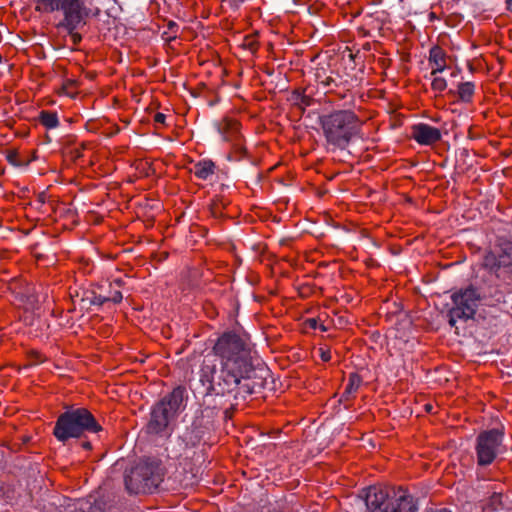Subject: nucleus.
<instances>
[{
  "label": "nucleus",
  "mask_w": 512,
  "mask_h": 512,
  "mask_svg": "<svg viewBox=\"0 0 512 512\" xmlns=\"http://www.w3.org/2000/svg\"><path fill=\"white\" fill-rule=\"evenodd\" d=\"M34 10L41 14H51L61 11L65 16L66 24L75 27L85 15V0H32Z\"/></svg>",
  "instance_id": "obj_8"
},
{
  "label": "nucleus",
  "mask_w": 512,
  "mask_h": 512,
  "mask_svg": "<svg viewBox=\"0 0 512 512\" xmlns=\"http://www.w3.org/2000/svg\"><path fill=\"white\" fill-rule=\"evenodd\" d=\"M226 126L232 130L233 138H230L228 134L224 133L225 140L234 141L231 152L229 154V158L234 161H240L246 155V148L242 143L240 135L238 134L239 123L237 121L229 120L226 121Z\"/></svg>",
  "instance_id": "obj_12"
},
{
  "label": "nucleus",
  "mask_w": 512,
  "mask_h": 512,
  "mask_svg": "<svg viewBox=\"0 0 512 512\" xmlns=\"http://www.w3.org/2000/svg\"><path fill=\"white\" fill-rule=\"evenodd\" d=\"M362 120L352 110H336L320 118V125L328 145L345 149L359 134Z\"/></svg>",
  "instance_id": "obj_2"
},
{
  "label": "nucleus",
  "mask_w": 512,
  "mask_h": 512,
  "mask_svg": "<svg viewBox=\"0 0 512 512\" xmlns=\"http://www.w3.org/2000/svg\"><path fill=\"white\" fill-rule=\"evenodd\" d=\"M38 120L46 129H55L60 124L57 113L48 110H42L39 113Z\"/></svg>",
  "instance_id": "obj_19"
},
{
  "label": "nucleus",
  "mask_w": 512,
  "mask_h": 512,
  "mask_svg": "<svg viewBox=\"0 0 512 512\" xmlns=\"http://www.w3.org/2000/svg\"><path fill=\"white\" fill-rule=\"evenodd\" d=\"M507 5L508 9L512 12V0H508Z\"/></svg>",
  "instance_id": "obj_31"
},
{
  "label": "nucleus",
  "mask_w": 512,
  "mask_h": 512,
  "mask_svg": "<svg viewBox=\"0 0 512 512\" xmlns=\"http://www.w3.org/2000/svg\"><path fill=\"white\" fill-rule=\"evenodd\" d=\"M216 170V164L210 159H202L194 163L190 169L196 178L203 181L210 180L216 174Z\"/></svg>",
  "instance_id": "obj_15"
},
{
  "label": "nucleus",
  "mask_w": 512,
  "mask_h": 512,
  "mask_svg": "<svg viewBox=\"0 0 512 512\" xmlns=\"http://www.w3.org/2000/svg\"><path fill=\"white\" fill-rule=\"evenodd\" d=\"M297 99H299L300 103L304 106H310L312 104V98L310 96L298 93Z\"/></svg>",
  "instance_id": "obj_27"
},
{
  "label": "nucleus",
  "mask_w": 512,
  "mask_h": 512,
  "mask_svg": "<svg viewBox=\"0 0 512 512\" xmlns=\"http://www.w3.org/2000/svg\"><path fill=\"white\" fill-rule=\"evenodd\" d=\"M253 371L247 339L235 332H225L204 356L199 376L210 393L245 400L253 393L249 383Z\"/></svg>",
  "instance_id": "obj_1"
},
{
  "label": "nucleus",
  "mask_w": 512,
  "mask_h": 512,
  "mask_svg": "<svg viewBox=\"0 0 512 512\" xmlns=\"http://www.w3.org/2000/svg\"><path fill=\"white\" fill-rule=\"evenodd\" d=\"M308 323H309V326L313 329H316L318 326H317V320L312 318V319H309L308 320Z\"/></svg>",
  "instance_id": "obj_29"
},
{
  "label": "nucleus",
  "mask_w": 512,
  "mask_h": 512,
  "mask_svg": "<svg viewBox=\"0 0 512 512\" xmlns=\"http://www.w3.org/2000/svg\"><path fill=\"white\" fill-rule=\"evenodd\" d=\"M137 466H146L147 469H145L144 473H142L143 475V478H151L152 476H154L155 474H157L158 476V485L162 482L163 480V475H164V472H163V468L161 466V463L157 460H150V459H147V460H143V461H140Z\"/></svg>",
  "instance_id": "obj_17"
},
{
  "label": "nucleus",
  "mask_w": 512,
  "mask_h": 512,
  "mask_svg": "<svg viewBox=\"0 0 512 512\" xmlns=\"http://www.w3.org/2000/svg\"><path fill=\"white\" fill-rule=\"evenodd\" d=\"M426 409L429 411L431 409V406L426 405Z\"/></svg>",
  "instance_id": "obj_33"
},
{
  "label": "nucleus",
  "mask_w": 512,
  "mask_h": 512,
  "mask_svg": "<svg viewBox=\"0 0 512 512\" xmlns=\"http://www.w3.org/2000/svg\"><path fill=\"white\" fill-rule=\"evenodd\" d=\"M186 398L185 388L178 386L160 399L151 410V417L147 425L148 432L153 434L166 432L171 423L185 409Z\"/></svg>",
  "instance_id": "obj_5"
},
{
  "label": "nucleus",
  "mask_w": 512,
  "mask_h": 512,
  "mask_svg": "<svg viewBox=\"0 0 512 512\" xmlns=\"http://www.w3.org/2000/svg\"><path fill=\"white\" fill-rule=\"evenodd\" d=\"M447 53L440 46H433L429 51L428 64L431 68V75L435 76L443 72L447 67Z\"/></svg>",
  "instance_id": "obj_13"
},
{
  "label": "nucleus",
  "mask_w": 512,
  "mask_h": 512,
  "mask_svg": "<svg viewBox=\"0 0 512 512\" xmlns=\"http://www.w3.org/2000/svg\"><path fill=\"white\" fill-rule=\"evenodd\" d=\"M84 10H85V15H83L81 21L75 27L71 28L70 26H68L66 24L65 16H63V20L61 22V26L64 27L68 31L74 44H77L81 41V39H82L81 35L77 32V30L82 28L86 24L87 18L90 15V9L85 4H84Z\"/></svg>",
  "instance_id": "obj_18"
},
{
  "label": "nucleus",
  "mask_w": 512,
  "mask_h": 512,
  "mask_svg": "<svg viewBox=\"0 0 512 512\" xmlns=\"http://www.w3.org/2000/svg\"><path fill=\"white\" fill-rule=\"evenodd\" d=\"M362 384V378L356 374L352 373L349 375L348 382L345 386V389L341 395V402H349L353 398H355L356 393L358 392L360 386Z\"/></svg>",
  "instance_id": "obj_16"
},
{
  "label": "nucleus",
  "mask_w": 512,
  "mask_h": 512,
  "mask_svg": "<svg viewBox=\"0 0 512 512\" xmlns=\"http://www.w3.org/2000/svg\"><path fill=\"white\" fill-rule=\"evenodd\" d=\"M475 92L473 82H464L458 85V96L462 102L469 103L472 101Z\"/></svg>",
  "instance_id": "obj_20"
},
{
  "label": "nucleus",
  "mask_w": 512,
  "mask_h": 512,
  "mask_svg": "<svg viewBox=\"0 0 512 512\" xmlns=\"http://www.w3.org/2000/svg\"><path fill=\"white\" fill-rule=\"evenodd\" d=\"M411 134L412 138L420 145H432L441 139L440 130L426 123L413 125Z\"/></svg>",
  "instance_id": "obj_11"
},
{
  "label": "nucleus",
  "mask_w": 512,
  "mask_h": 512,
  "mask_svg": "<svg viewBox=\"0 0 512 512\" xmlns=\"http://www.w3.org/2000/svg\"><path fill=\"white\" fill-rule=\"evenodd\" d=\"M120 286V280H116L113 283H109V291L95 294L92 302L98 305H103L107 302H112L114 304L120 303L123 299L122 293L119 290Z\"/></svg>",
  "instance_id": "obj_14"
},
{
  "label": "nucleus",
  "mask_w": 512,
  "mask_h": 512,
  "mask_svg": "<svg viewBox=\"0 0 512 512\" xmlns=\"http://www.w3.org/2000/svg\"><path fill=\"white\" fill-rule=\"evenodd\" d=\"M316 79L319 84L324 86L325 88H330L332 84L334 83V79L331 76H325L322 75L321 71H317L316 73Z\"/></svg>",
  "instance_id": "obj_23"
},
{
  "label": "nucleus",
  "mask_w": 512,
  "mask_h": 512,
  "mask_svg": "<svg viewBox=\"0 0 512 512\" xmlns=\"http://www.w3.org/2000/svg\"><path fill=\"white\" fill-rule=\"evenodd\" d=\"M166 115L163 113H156L154 116V122L157 124H165Z\"/></svg>",
  "instance_id": "obj_28"
},
{
  "label": "nucleus",
  "mask_w": 512,
  "mask_h": 512,
  "mask_svg": "<svg viewBox=\"0 0 512 512\" xmlns=\"http://www.w3.org/2000/svg\"><path fill=\"white\" fill-rule=\"evenodd\" d=\"M319 328L322 330V331H326L327 328L324 326V325H320Z\"/></svg>",
  "instance_id": "obj_32"
},
{
  "label": "nucleus",
  "mask_w": 512,
  "mask_h": 512,
  "mask_svg": "<svg viewBox=\"0 0 512 512\" xmlns=\"http://www.w3.org/2000/svg\"><path fill=\"white\" fill-rule=\"evenodd\" d=\"M7 161L14 166H22L23 162L19 159V153L17 151H9L7 154Z\"/></svg>",
  "instance_id": "obj_25"
},
{
  "label": "nucleus",
  "mask_w": 512,
  "mask_h": 512,
  "mask_svg": "<svg viewBox=\"0 0 512 512\" xmlns=\"http://www.w3.org/2000/svg\"><path fill=\"white\" fill-rule=\"evenodd\" d=\"M503 495L501 493H493L486 501L483 506V510L486 512H493L503 508L502 503Z\"/></svg>",
  "instance_id": "obj_21"
},
{
  "label": "nucleus",
  "mask_w": 512,
  "mask_h": 512,
  "mask_svg": "<svg viewBox=\"0 0 512 512\" xmlns=\"http://www.w3.org/2000/svg\"><path fill=\"white\" fill-rule=\"evenodd\" d=\"M483 267L498 279L512 277V241L499 239L483 257Z\"/></svg>",
  "instance_id": "obj_6"
},
{
  "label": "nucleus",
  "mask_w": 512,
  "mask_h": 512,
  "mask_svg": "<svg viewBox=\"0 0 512 512\" xmlns=\"http://www.w3.org/2000/svg\"><path fill=\"white\" fill-rule=\"evenodd\" d=\"M76 86L77 82L75 80L68 79L63 83L62 90L66 95L72 96Z\"/></svg>",
  "instance_id": "obj_24"
},
{
  "label": "nucleus",
  "mask_w": 512,
  "mask_h": 512,
  "mask_svg": "<svg viewBox=\"0 0 512 512\" xmlns=\"http://www.w3.org/2000/svg\"><path fill=\"white\" fill-rule=\"evenodd\" d=\"M431 87L436 92H442L447 88V81L443 77L437 76L436 74L433 76Z\"/></svg>",
  "instance_id": "obj_22"
},
{
  "label": "nucleus",
  "mask_w": 512,
  "mask_h": 512,
  "mask_svg": "<svg viewBox=\"0 0 512 512\" xmlns=\"http://www.w3.org/2000/svg\"><path fill=\"white\" fill-rule=\"evenodd\" d=\"M82 447H83L84 449L89 450V449H91V443H90V442H83V443H82Z\"/></svg>",
  "instance_id": "obj_30"
},
{
  "label": "nucleus",
  "mask_w": 512,
  "mask_h": 512,
  "mask_svg": "<svg viewBox=\"0 0 512 512\" xmlns=\"http://www.w3.org/2000/svg\"><path fill=\"white\" fill-rule=\"evenodd\" d=\"M504 433L499 429L482 431L476 438L475 453L477 465H491L504 450Z\"/></svg>",
  "instance_id": "obj_7"
},
{
  "label": "nucleus",
  "mask_w": 512,
  "mask_h": 512,
  "mask_svg": "<svg viewBox=\"0 0 512 512\" xmlns=\"http://www.w3.org/2000/svg\"><path fill=\"white\" fill-rule=\"evenodd\" d=\"M453 306L449 310V324L455 326L458 320L472 319L477 311L480 294L477 289L468 287L452 295Z\"/></svg>",
  "instance_id": "obj_9"
},
{
  "label": "nucleus",
  "mask_w": 512,
  "mask_h": 512,
  "mask_svg": "<svg viewBox=\"0 0 512 512\" xmlns=\"http://www.w3.org/2000/svg\"><path fill=\"white\" fill-rule=\"evenodd\" d=\"M364 499L372 512H417L412 495L401 488L396 492L387 487L373 485L365 490Z\"/></svg>",
  "instance_id": "obj_3"
},
{
  "label": "nucleus",
  "mask_w": 512,
  "mask_h": 512,
  "mask_svg": "<svg viewBox=\"0 0 512 512\" xmlns=\"http://www.w3.org/2000/svg\"><path fill=\"white\" fill-rule=\"evenodd\" d=\"M101 430V425L88 409L70 408L58 416L53 435L65 443L71 438L81 437L85 432L97 433Z\"/></svg>",
  "instance_id": "obj_4"
},
{
  "label": "nucleus",
  "mask_w": 512,
  "mask_h": 512,
  "mask_svg": "<svg viewBox=\"0 0 512 512\" xmlns=\"http://www.w3.org/2000/svg\"><path fill=\"white\" fill-rule=\"evenodd\" d=\"M319 357L323 362H328L331 360V352L329 348L326 347H320L318 349Z\"/></svg>",
  "instance_id": "obj_26"
},
{
  "label": "nucleus",
  "mask_w": 512,
  "mask_h": 512,
  "mask_svg": "<svg viewBox=\"0 0 512 512\" xmlns=\"http://www.w3.org/2000/svg\"><path fill=\"white\" fill-rule=\"evenodd\" d=\"M146 466H135L129 474L125 476L126 489L133 494L149 493L158 487V476L155 474L150 479L143 478Z\"/></svg>",
  "instance_id": "obj_10"
}]
</instances>
